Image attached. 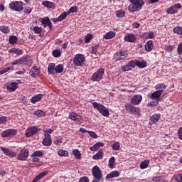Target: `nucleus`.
<instances>
[{
  "label": "nucleus",
  "instance_id": "1",
  "mask_svg": "<svg viewBox=\"0 0 182 182\" xmlns=\"http://www.w3.org/2000/svg\"><path fill=\"white\" fill-rule=\"evenodd\" d=\"M131 4L128 6L129 12H139L141 11L143 5H144V1L143 0H129Z\"/></svg>",
  "mask_w": 182,
  "mask_h": 182
},
{
  "label": "nucleus",
  "instance_id": "2",
  "mask_svg": "<svg viewBox=\"0 0 182 182\" xmlns=\"http://www.w3.org/2000/svg\"><path fill=\"white\" fill-rule=\"evenodd\" d=\"M32 58H31L29 55L21 57L11 63L12 66H15V65H26L27 66H32Z\"/></svg>",
  "mask_w": 182,
  "mask_h": 182
},
{
  "label": "nucleus",
  "instance_id": "3",
  "mask_svg": "<svg viewBox=\"0 0 182 182\" xmlns=\"http://www.w3.org/2000/svg\"><path fill=\"white\" fill-rule=\"evenodd\" d=\"M94 109H96L100 114L104 116L105 117H107L109 116V109L105 107V105H102L101 103L94 102L92 103Z\"/></svg>",
  "mask_w": 182,
  "mask_h": 182
},
{
  "label": "nucleus",
  "instance_id": "4",
  "mask_svg": "<svg viewBox=\"0 0 182 182\" xmlns=\"http://www.w3.org/2000/svg\"><path fill=\"white\" fill-rule=\"evenodd\" d=\"M9 8H10L11 11H14L15 12H21V11H23V1H12L9 4Z\"/></svg>",
  "mask_w": 182,
  "mask_h": 182
},
{
  "label": "nucleus",
  "instance_id": "5",
  "mask_svg": "<svg viewBox=\"0 0 182 182\" xmlns=\"http://www.w3.org/2000/svg\"><path fill=\"white\" fill-rule=\"evenodd\" d=\"M127 56H129V53L127 50L119 49L114 53V60L116 62H119V60H126V59H127Z\"/></svg>",
  "mask_w": 182,
  "mask_h": 182
},
{
  "label": "nucleus",
  "instance_id": "6",
  "mask_svg": "<svg viewBox=\"0 0 182 182\" xmlns=\"http://www.w3.org/2000/svg\"><path fill=\"white\" fill-rule=\"evenodd\" d=\"M73 62L75 66H83L86 63V58L83 54H76L74 55Z\"/></svg>",
  "mask_w": 182,
  "mask_h": 182
},
{
  "label": "nucleus",
  "instance_id": "7",
  "mask_svg": "<svg viewBox=\"0 0 182 182\" xmlns=\"http://www.w3.org/2000/svg\"><path fill=\"white\" fill-rule=\"evenodd\" d=\"M105 75V68H100L91 76V80L92 82H100L103 79Z\"/></svg>",
  "mask_w": 182,
  "mask_h": 182
},
{
  "label": "nucleus",
  "instance_id": "8",
  "mask_svg": "<svg viewBox=\"0 0 182 182\" xmlns=\"http://www.w3.org/2000/svg\"><path fill=\"white\" fill-rule=\"evenodd\" d=\"M92 177H94V178H95L96 180H102V178H103L102 170H100V168H99V166H97V165L92 168Z\"/></svg>",
  "mask_w": 182,
  "mask_h": 182
},
{
  "label": "nucleus",
  "instance_id": "9",
  "mask_svg": "<svg viewBox=\"0 0 182 182\" xmlns=\"http://www.w3.org/2000/svg\"><path fill=\"white\" fill-rule=\"evenodd\" d=\"M29 157V149H22L20 150L18 156L17 160H20L21 161H25Z\"/></svg>",
  "mask_w": 182,
  "mask_h": 182
},
{
  "label": "nucleus",
  "instance_id": "10",
  "mask_svg": "<svg viewBox=\"0 0 182 182\" xmlns=\"http://www.w3.org/2000/svg\"><path fill=\"white\" fill-rule=\"evenodd\" d=\"M125 110H127V113H130L131 114H140L139 108L130 103H127L125 105Z\"/></svg>",
  "mask_w": 182,
  "mask_h": 182
},
{
  "label": "nucleus",
  "instance_id": "11",
  "mask_svg": "<svg viewBox=\"0 0 182 182\" xmlns=\"http://www.w3.org/2000/svg\"><path fill=\"white\" fill-rule=\"evenodd\" d=\"M69 119L75 122L76 124H82L83 119L82 116L77 114L76 112H71L69 114Z\"/></svg>",
  "mask_w": 182,
  "mask_h": 182
},
{
  "label": "nucleus",
  "instance_id": "12",
  "mask_svg": "<svg viewBox=\"0 0 182 182\" xmlns=\"http://www.w3.org/2000/svg\"><path fill=\"white\" fill-rule=\"evenodd\" d=\"M38 132H39V129L36 127V126H32L26 130L25 136L26 137H32V136H35V134H38Z\"/></svg>",
  "mask_w": 182,
  "mask_h": 182
},
{
  "label": "nucleus",
  "instance_id": "13",
  "mask_svg": "<svg viewBox=\"0 0 182 182\" xmlns=\"http://www.w3.org/2000/svg\"><path fill=\"white\" fill-rule=\"evenodd\" d=\"M18 130L14 129H9L1 132V137H12V136H16Z\"/></svg>",
  "mask_w": 182,
  "mask_h": 182
},
{
  "label": "nucleus",
  "instance_id": "14",
  "mask_svg": "<svg viewBox=\"0 0 182 182\" xmlns=\"http://www.w3.org/2000/svg\"><path fill=\"white\" fill-rule=\"evenodd\" d=\"M141 100H143L141 95H135L131 99L130 103L131 105H137L141 103Z\"/></svg>",
  "mask_w": 182,
  "mask_h": 182
},
{
  "label": "nucleus",
  "instance_id": "15",
  "mask_svg": "<svg viewBox=\"0 0 182 182\" xmlns=\"http://www.w3.org/2000/svg\"><path fill=\"white\" fill-rule=\"evenodd\" d=\"M41 26H43V28H46L47 26H48L50 31H52V21H50L49 17H44L41 19Z\"/></svg>",
  "mask_w": 182,
  "mask_h": 182
},
{
  "label": "nucleus",
  "instance_id": "16",
  "mask_svg": "<svg viewBox=\"0 0 182 182\" xmlns=\"http://www.w3.org/2000/svg\"><path fill=\"white\" fill-rule=\"evenodd\" d=\"M0 149L6 156H9V157H16V153L15 151H11L8 148H5L4 146H0Z\"/></svg>",
  "mask_w": 182,
  "mask_h": 182
},
{
  "label": "nucleus",
  "instance_id": "17",
  "mask_svg": "<svg viewBox=\"0 0 182 182\" xmlns=\"http://www.w3.org/2000/svg\"><path fill=\"white\" fill-rule=\"evenodd\" d=\"M42 144L43 146H51L52 137L50 136V134H45Z\"/></svg>",
  "mask_w": 182,
  "mask_h": 182
},
{
  "label": "nucleus",
  "instance_id": "18",
  "mask_svg": "<svg viewBox=\"0 0 182 182\" xmlns=\"http://www.w3.org/2000/svg\"><path fill=\"white\" fill-rule=\"evenodd\" d=\"M124 41L125 42H129L131 43H133L136 42V41H137V38H136V36H134V34L128 33L124 36Z\"/></svg>",
  "mask_w": 182,
  "mask_h": 182
},
{
  "label": "nucleus",
  "instance_id": "19",
  "mask_svg": "<svg viewBox=\"0 0 182 182\" xmlns=\"http://www.w3.org/2000/svg\"><path fill=\"white\" fill-rule=\"evenodd\" d=\"M39 73H41V69L38 68L36 65H34L30 70V75L32 77H36Z\"/></svg>",
  "mask_w": 182,
  "mask_h": 182
},
{
  "label": "nucleus",
  "instance_id": "20",
  "mask_svg": "<svg viewBox=\"0 0 182 182\" xmlns=\"http://www.w3.org/2000/svg\"><path fill=\"white\" fill-rule=\"evenodd\" d=\"M6 89L9 92H15L16 89H18V83L17 82H11L6 84Z\"/></svg>",
  "mask_w": 182,
  "mask_h": 182
},
{
  "label": "nucleus",
  "instance_id": "21",
  "mask_svg": "<svg viewBox=\"0 0 182 182\" xmlns=\"http://www.w3.org/2000/svg\"><path fill=\"white\" fill-rule=\"evenodd\" d=\"M42 96H43V95L38 94L34 97H31L30 100L31 103H32L33 105H35V103H38V102H41V100H42Z\"/></svg>",
  "mask_w": 182,
  "mask_h": 182
},
{
  "label": "nucleus",
  "instance_id": "22",
  "mask_svg": "<svg viewBox=\"0 0 182 182\" xmlns=\"http://www.w3.org/2000/svg\"><path fill=\"white\" fill-rule=\"evenodd\" d=\"M120 176V173L119 172V171H112L111 173H108L105 178L107 180H109L110 178H114L116 177H119Z\"/></svg>",
  "mask_w": 182,
  "mask_h": 182
},
{
  "label": "nucleus",
  "instance_id": "23",
  "mask_svg": "<svg viewBox=\"0 0 182 182\" xmlns=\"http://www.w3.org/2000/svg\"><path fill=\"white\" fill-rule=\"evenodd\" d=\"M153 48H154L153 41L150 40L145 43V50L146 52H151V50H153Z\"/></svg>",
  "mask_w": 182,
  "mask_h": 182
},
{
  "label": "nucleus",
  "instance_id": "24",
  "mask_svg": "<svg viewBox=\"0 0 182 182\" xmlns=\"http://www.w3.org/2000/svg\"><path fill=\"white\" fill-rule=\"evenodd\" d=\"M160 117H161V114H154L151 117H150V121L153 124H156L159 120H160Z\"/></svg>",
  "mask_w": 182,
  "mask_h": 182
},
{
  "label": "nucleus",
  "instance_id": "25",
  "mask_svg": "<svg viewBox=\"0 0 182 182\" xmlns=\"http://www.w3.org/2000/svg\"><path fill=\"white\" fill-rule=\"evenodd\" d=\"M9 53H14L17 56H21V55H23V51L19 48H13L9 50Z\"/></svg>",
  "mask_w": 182,
  "mask_h": 182
},
{
  "label": "nucleus",
  "instance_id": "26",
  "mask_svg": "<svg viewBox=\"0 0 182 182\" xmlns=\"http://www.w3.org/2000/svg\"><path fill=\"white\" fill-rule=\"evenodd\" d=\"M103 146H105V144L102 142H98L94 144L92 146L90 147V150L91 151H97V150H99L100 147H103Z\"/></svg>",
  "mask_w": 182,
  "mask_h": 182
},
{
  "label": "nucleus",
  "instance_id": "27",
  "mask_svg": "<svg viewBox=\"0 0 182 182\" xmlns=\"http://www.w3.org/2000/svg\"><path fill=\"white\" fill-rule=\"evenodd\" d=\"M55 63H50L48 67V75H55Z\"/></svg>",
  "mask_w": 182,
  "mask_h": 182
},
{
  "label": "nucleus",
  "instance_id": "28",
  "mask_svg": "<svg viewBox=\"0 0 182 182\" xmlns=\"http://www.w3.org/2000/svg\"><path fill=\"white\" fill-rule=\"evenodd\" d=\"M46 174H48V171H43L42 173H39L33 180L32 182H38L39 181V180H41V178H43V177H45V176H46Z\"/></svg>",
  "mask_w": 182,
  "mask_h": 182
},
{
  "label": "nucleus",
  "instance_id": "29",
  "mask_svg": "<svg viewBox=\"0 0 182 182\" xmlns=\"http://www.w3.org/2000/svg\"><path fill=\"white\" fill-rule=\"evenodd\" d=\"M114 36H116V33L113 31H109L103 36V39H113Z\"/></svg>",
  "mask_w": 182,
  "mask_h": 182
},
{
  "label": "nucleus",
  "instance_id": "30",
  "mask_svg": "<svg viewBox=\"0 0 182 182\" xmlns=\"http://www.w3.org/2000/svg\"><path fill=\"white\" fill-rule=\"evenodd\" d=\"M93 160H102L103 159V151L100 150L98 153L92 156Z\"/></svg>",
  "mask_w": 182,
  "mask_h": 182
},
{
  "label": "nucleus",
  "instance_id": "31",
  "mask_svg": "<svg viewBox=\"0 0 182 182\" xmlns=\"http://www.w3.org/2000/svg\"><path fill=\"white\" fill-rule=\"evenodd\" d=\"M161 92L162 91H158V90L154 92L150 96V99H151L152 100H154V99H159V97L161 96Z\"/></svg>",
  "mask_w": 182,
  "mask_h": 182
},
{
  "label": "nucleus",
  "instance_id": "32",
  "mask_svg": "<svg viewBox=\"0 0 182 182\" xmlns=\"http://www.w3.org/2000/svg\"><path fill=\"white\" fill-rule=\"evenodd\" d=\"M42 5H43V6H45L46 8H50V9L55 8V4L49 1H43Z\"/></svg>",
  "mask_w": 182,
  "mask_h": 182
},
{
  "label": "nucleus",
  "instance_id": "33",
  "mask_svg": "<svg viewBox=\"0 0 182 182\" xmlns=\"http://www.w3.org/2000/svg\"><path fill=\"white\" fill-rule=\"evenodd\" d=\"M136 65L137 68H139V69H144V68L147 66V63H146V61H139L136 60Z\"/></svg>",
  "mask_w": 182,
  "mask_h": 182
},
{
  "label": "nucleus",
  "instance_id": "34",
  "mask_svg": "<svg viewBox=\"0 0 182 182\" xmlns=\"http://www.w3.org/2000/svg\"><path fill=\"white\" fill-rule=\"evenodd\" d=\"M143 38L145 39H153L154 38V33L153 31L146 32L144 33Z\"/></svg>",
  "mask_w": 182,
  "mask_h": 182
},
{
  "label": "nucleus",
  "instance_id": "35",
  "mask_svg": "<svg viewBox=\"0 0 182 182\" xmlns=\"http://www.w3.org/2000/svg\"><path fill=\"white\" fill-rule=\"evenodd\" d=\"M155 87H156V90H158V92L161 91V94H162L163 92L166 90V88L167 87V86H166L164 83H162V84L157 85Z\"/></svg>",
  "mask_w": 182,
  "mask_h": 182
},
{
  "label": "nucleus",
  "instance_id": "36",
  "mask_svg": "<svg viewBox=\"0 0 182 182\" xmlns=\"http://www.w3.org/2000/svg\"><path fill=\"white\" fill-rule=\"evenodd\" d=\"M33 114H34L35 116H37V117H43V116H45L46 113L43 110L37 109V110L34 111Z\"/></svg>",
  "mask_w": 182,
  "mask_h": 182
},
{
  "label": "nucleus",
  "instance_id": "37",
  "mask_svg": "<svg viewBox=\"0 0 182 182\" xmlns=\"http://www.w3.org/2000/svg\"><path fill=\"white\" fill-rule=\"evenodd\" d=\"M149 164H150V160L146 159L141 163L140 168L144 170V168H147L149 167Z\"/></svg>",
  "mask_w": 182,
  "mask_h": 182
},
{
  "label": "nucleus",
  "instance_id": "38",
  "mask_svg": "<svg viewBox=\"0 0 182 182\" xmlns=\"http://www.w3.org/2000/svg\"><path fill=\"white\" fill-rule=\"evenodd\" d=\"M73 154H74V156L77 160H80V159H82V154H80V151L78 149H74L73 151Z\"/></svg>",
  "mask_w": 182,
  "mask_h": 182
},
{
  "label": "nucleus",
  "instance_id": "39",
  "mask_svg": "<svg viewBox=\"0 0 182 182\" xmlns=\"http://www.w3.org/2000/svg\"><path fill=\"white\" fill-rule=\"evenodd\" d=\"M58 156H60L61 157H68L69 156V152L68 151H65L63 149H60L58 151Z\"/></svg>",
  "mask_w": 182,
  "mask_h": 182
},
{
  "label": "nucleus",
  "instance_id": "40",
  "mask_svg": "<svg viewBox=\"0 0 182 182\" xmlns=\"http://www.w3.org/2000/svg\"><path fill=\"white\" fill-rule=\"evenodd\" d=\"M63 65L59 64L55 68V73H62L63 72Z\"/></svg>",
  "mask_w": 182,
  "mask_h": 182
},
{
  "label": "nucleus",
  "instance_id": "41",
  "mask_svg": "<svg viewBox=\"0 0 182 182\" xmlns=\"http://www.w3.org/2000/svg\"><path fill=\"white\" fill-rule=\"evenodd\" d=\"M10 45H15L18 42V38L15 36H11L9 38Z\"/></svg>",
  "mask_w": 182,
  "mask_h": 182
},
{
  "label": "nucleus",
  "instance_id": "42",
  "mask_svg": "<svg viewBox=\"0 0 182 182\" xmlns=\"http://www.w3.org/2000/svg\"><path fill=\"white\" fill-rule=\"evenodd\" d=\"M173 33H176V35H180L181 36H182V26L174 27Z\"/></svg>",
  "mask_w": 182,
  "mask_h": 182
},
{
  "label": "nucleus",
  "instance_id": "43",
  "mask_svg": "<svg viewBox=\"0 0 182 182\" xmlns=\"http://www.w3.org/2000/svg\"><path fill=\"white\" fill-rule=\"evenodd\" d=\"M178 10L174 9V7L172 6L166 9V14H169L171 15H173V14H177Z\"/></svg>",
  "mask_w": 182,
  "mask_h": 182
},
{
  "label": "nucleus",
  "instance_id": "44",
  "mask_svg": "<svg viewBox=\"0 0 182 182\" xmlns=\"http://www.w3.org/2000/svg\"><path fill=\"white\" fill-rule=\"evenodd\" d=\"M31 30L33 31L34 33L39 35V33H42L43 28H42V27L34 26L33 28V29H32V28H31Z\"/></svg>",
  "mask_w": 182,
  "mask_h": 182
},
{
  "label": "nucleus",
  "instance_id": "45",
  "mask_svg": "<svg viewBox=\"0 0 182 182\" xmlns=\"http://www.w3.org/2000/svg\"><path fill=\"white\" fill-rule=\"evenodd\" d=\"M116 162V159H114V156H112L109 159L108 166L110 168H113L114 167V163Z\"/></svg>",
  "mask_w": 182,
  "mask_h": 182
},
{
  "label": "nucleus",
  "instance_id": "46",
  "mask_svg": "<svg viewBox=\"0 0 182 182\" xmlns=\"http://www.w3.org/2000/svg\"><path fill=\"white\" fill-rule=\"evenodd\" d=\"M0 31L1 32H2L3 33H9L10 32V29L8 26H0Z\"/></svg>",
  "mask_w": 182,
  "mask_h": 182
},
{
  "label": "nucleus",
  "instance_id": "47",
  "mask_svg": "<svg viewBox=\"0 0 182 182\" xmlns=\"http://www.w3.org/2000/svg\"><path fill=\"white\" fill-rule=\"evenodd\" d=\"M115 14L117 18H123L126 15V13L124 10H119L116 11Z\"/></svg>",
  "mask_w": 182,
  "mask_h": 182
},
{
  "label": "nucleus",
  "instance_id": "48",
  "mask_svg": "<svg viewBox=\"0 0 182 182\" xmlns=\"http://www.w3.org/2000/svg\"><path fill=\"white\" fill-rule=\"evenodd\" d=\"M42 156H43L42 151H36L32 154L31 157H42Z\"/></svg>",
  "mask_w": 182,
  "mask_h": 182
},
{
  "label": "nucleus",
  "instance_id": "49",
  "mask_svg": "<svg viewBox=\"0 0 182 182\" xmlns=\"http://www.w3.org/2000/svg\"><path fill=\"white\" fill-rule=\"evenodd\" d=\"M61 54L62 53L59 49H55L53 51V56H54V58H60Z\"/></svg>",
  "mask_w": 182,
  "mask_h": 182
},
{
  "label": "nucleus",
  "instance_id": "50",
  "mask_svg": "<svg viewBox=\"0 0 182 182\" xmlns=\"http://www.w3.org/2000/svg\"><path fill=\"white\" fill-rule=\"evenodd\" d=\"M129 67L131 68L132 70L136 68V60H131L128 63Z\"/></svg>",
  "mask_w": 182,
  "mask_h": 182
},
{
  "label": "nucleus",
  "instance_id": "51",
  "mask_svg": "<svg viewBox=\"0 0 182 182\" xmlns=\"http://www.w3.org/2000/svg\"><path fill=\"white\" fill-rule=\"evenodd\" d=\"M113 150H119L120 149V143L119 141H115L112 146Z\"/></svg>",
  "mask_w": 182,
  "mask_h": 182
},
{
  "label": "nucleus",
  "instance_id": "52",
  "mask_svg": "<svg viewBox=\"0 0 182 182\" xmlns=\"http://www.w3.org/2000/svg\"><path fill=\"white\" fill-rule=\"evenodd\" d=\"M69 14L68 12H63L58 16V19L60 20V21H63V19H66V16H68Z\"/></svg>",
  "mask_w": 182,
  "mask_h": 182
},
{
  "label": "nucleus",
  "instance_id": "53",
  "mask_svg": "<svg viewBox=\"0 0 182 182\" xmlns=\"http://www.w3.org/2000/svg\"><path fill=\"white\" fill-rule=\"evenodd\" d=\"M9 70H14V67H8L0 70V75H4V73H6V72H9Z\"/></svg>",
  "mask_w": 182,
  "mask_h": 182
},
{
  "label": "nucleus",
  "instance_id": "54",
  "mask_svg": "<svg viewBox=\"0 0 182 182\" xmlns=\"http://www.w3.org/2000/svg\"><path fill=\"white\" fill-rule=\"evenodd\" d=\"M75 12H77V6H72L68 11H67V13L68 14V15L70 14H75Z\"/></svg>",
  "mask_w": 182,
  "mask_h": 182
},
{
  "label": "nucleus",
  "instance_id": "55",
  "mask_svg": "<svg viewBox=\"0 0 182 182\" xmlns=\"http://www.w3.org/2000/svg\"><path fill=\"white\" fill-rule=\"evenodd\" d=\"M92 38H93V35L90 34V33L85 36V43H89V42H90V41H92Z\"/></svg>",
  "mask_w": 182,
  "mask_h": 182
},
{
  "label": "nucleus",
  "instance_id": "56",
  "mask_svg": "<svg viewBox=\"0 0 182 182\" xmlns=\"http://www.w3.org/2000/svg\"><path fill=\"white\" fill-rule=\"evenodd\" d=\"M173 49H174V46L171 45L165 46V50H166V52H173Z\"/></svg>",
  "mask_w": 182,
  "mask_h": 182
},
{
  "label": "nucleus",
  "instance_id": "57",
  "mask_svg": "<svg viewBox=\"0 0 182 182\" xmlns=\"http://www.w3.org/2000/svg\"><path fill=\"white\" fill-rule=\"evenodd\" d=\"M88 134H90V137H92V139H97V134L96 132L93 131H89Z\"/></svg>",
  "mask_w": 182,
  "mask_h": 182
},
{
  "label": "nucleus",
  "instance_id": "58",
  "mask_svg": "<svg viewBox=\"0 0 182 182\" xmlns=\"http://www.w3.org/2000/svg\"><path fill=\"white\" fill-rule=\"evenodd\" d=\"M157 105H159V102L152 101L151 102H149L147 106H148V107H156V106H157Z\"/></svg>",
  "mask_w": 182,
  "mask_h": 182
},
{
  "label": "nucleus",
  "instance_id": "59",
  "mask_svg": "<svg viewBox=\"0 0 182 182\" xmlns=\"http://www.w3.org/2000/svg\"><path fill=\"white\" fill-rule=\"evenodd\" d=\"M175 180L177 182H182V173H178L175 176Z\"/></svg>",
  "mask_w": 182,
  "mask_h": 182
},
{
  "label": "nucleus",
  "instance_id": "60",
  "mask_svg": "<svg viewBox=\"0 0 182 182\" xmlns=\"http://www.w3.org/2000/svg\"><path fill=\"white\" fill-rule=\"evenodd\" d=\"M31 12H32V8H31L30 6H26L24 8V14H27L28 15H29Z\"/></svg>",
  "mask_w": 182,
  "mask_h": 182
},
{
  "label": "nucleus",
  "instance_id": "61",
  "mask_svg": "<svg viewBox=\"0 0 182 182\" xmlns=\"http://www.w3.org/2000/svg\"><path fill=\"white\" fill-rule=\"evenodd\" d=\"M6 122H7L6 117L5 116L0 117V124H5Z\"/></svg>",
  "mask_w": 182,
  "mask_h": 182
},
{
  "label": "nucleus",
  "instance_id": "62",
  "mask_svg": "<svg viewBox=\"0 0 182 182\" xmlns=\"http://www.w3.org/2000/svg\"><path fill=\"white\" fill-rule=\"evenodd\" d=\"M129 70H132V68L128 65V64L122 67L123 72H129Z\"/></svg>",
  "mask_w": 182,
  "mask_h": 182
},
{
  "label": "nucleus",
  "instance_id": "63",
  "mask_svg": "<svg viewBox=\"0 0 182 182\" xmlns=\"http://www.w3.org/2000/svg\"><path fill=\"white\" fill-rule=\"evenodd\" d=\"M177 52L178 54L182 55V42L180 43L178 46Z\"/></svg>",
  "mask_w": 182,
  "mask_h": 182
},
{
  "label": "nucleus",
  "instance_id": "64",
  "mask_svg": "<svg viewBox=\"0 0 182 182\" xmlns=\"http://www.w3.org/2000/svg\"><path fill=\"white\" fill-rule=\"evenodd\" d=\"M79 182H89V178L87 176H82L79 179Z\"/></svg>",
  "mask_w": 182,
  "mask_h": 182
}]
</instances>
